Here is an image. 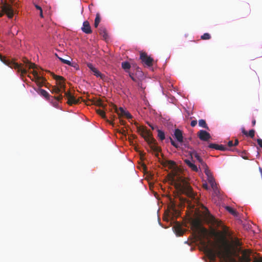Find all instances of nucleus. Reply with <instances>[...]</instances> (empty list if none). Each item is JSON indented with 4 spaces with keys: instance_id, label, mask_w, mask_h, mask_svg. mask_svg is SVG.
Listing matches in <instances>:
<instances>
[{
    "instance_id": "nucleus-11",
    "label": "nucleus",
    "mask_w": 262,
    "mask_h": 262,
    "mask_svg": "<svg viewBox=\"0 0 262 262\" xmlns=\"http://www.w3.org/2000/svg\"><path fill=\"white\" fill-rule=\"evenodd\" d=\"M51 92L52 94H59V95L58 96H55L52 97L53 98L57 101L61 102V101L62 100V99L63 98V96L61 94H60V89L58 87V85L57 86H53L52 87V90H51Z\"/></svg>"
},
{
    "instance_id": "nucleus-45",
    "label": "nucleus",
    "mask_w": 262,
    "mask_h": 262,
    "mask_svg": "<svg viewBox=\"0 0 262 262\" xmlns=\"http://www.w3.org/2000/svg\"><path fill=\"white\" fill-rule=\"evenodd\" d=\"M228 146H229V147H231V146H234V144H233V142H232V141H229L228 142Z\"/></svg>"
},
{
    "instance_id": "nucleus-8",
    "label": "nucleus",
    "mask_w": 262,
    "mask_h": 262,
    "mask_svg": "<svg viewBox=\"0 0 262 262\" xmlns=\"http://www.w3.org/2000/svg\"><path fill=\"white\" fill-rule=\"evenodd\" d=\"M140 58L142 62L147 67H151L153 65L154 59L150 56H148L145 52H141Z\"/></svg>"
},
{
    "instance_id": "nucleus-6",
    "label": "nucleus",
    "mask_w": 262,
    "mask_h": 262,
    "mask_svg": "<svg viewBox=\"0 0 262 262\" xmlns=\"http://www.w3.org/2000/svg\"><path fill=\"white\" fill-rule=\"evenodd\" d=\"M2 12H0V17H2L4 13H5L9 18H12L14 15V10L12 6L7 4L5 3L2 6Z\"/></svg>"
},
{
    "instance_id": "nucleus-41",
    "label": "nucleus",
    "mask_w": 262,
    "mask_h": 262,
    "mask_svg": "<svg viewBox=\"0 0 262 262\" xmlns=\"http://www.w3.org/2000/svg\"><path fill=\"white\" fill-rule=\"evenodd\" d=\"M168 163L170 165V167H173L176 165L175 162L174 161H171V160L168 161Z\"/></svg>"
},
{
    "instance_id": "nucleus-30",
    "label": "nucleus",
    "mask_w": 262,
    "mask_h": 262,
    "mask_svg": "<svg viewBox=\"0 0 262 262\" xmlns=\"http://www.w3.org/2000/svg\"><path fill=\"white\" fill-rule=\"evenodd\" d=\"M205 168V173L207 177V178H209L210 177H213L212 173L210 171V170L208 169V166L207 167H203Z\"/></svg>"
},
{
    "instance_id": "nucleus-48",
    "label": "nucleus",
    "mask_w": 262,
    "mask_h": 262,
    "mask_svg": "<svg viewBox=\"0 0 262 262\" xmlns=\"http://www.w3.org/2000/svg\"><path fill=\"white\" fill-rule=\"evenodd\" d=\"M35 8H36L37 9L39 10V11L42 10L41 8L39 6L37 5H35Z\"/></svg>"
},
{
    "instance_id": "nucleus-36",
    "label": "nucleus",
    "mask_w": 262,
    "mask_h": 262,
    "mask_svg": "<svg viewBox=\"0 0 262 262\" xmlns=\"http://www.w3.org/2000/svg\"><path fill=\"white\" fill-rule=\"evenodd\" d=\"M169 140L172 145H173L176 148L179 147L178 144L176 143L171 137H169Z\"/></svg>"
},
{
    "instance_id": "nucleus-2",
    "label": "nucleus",
    "mask_w": 262,
    "mask_h": 262,
    "mask_svg": "<svg viewBox=\"0 0 262 262\" xmlns=\"http://www.w3.org/2000/svg\"><path fill=\"white\" fill-rule=\"evenodd\" d=\"M172 182L174 183V187L179 193L184 194L190 198L195 199L194 192L184 179L180 177H173Z\"/></svg>"
},
{
    "instance_id": "nucleus-23",
    "label": "nucleus",
    "mask_w": 262,
    "mask_h": 262,
    "mask_svg": "<svg viewBox=\"0 0 262 262\" xmlns=\"http://www.w3.org/2000/svg\"><path fill=\"white\" fill-rule=\"evenodd\" d=\"M38 93L41 96H43L47 99H50V95L46 90L41 89H39Z\"/></svg>"
},
{
    "instance_id": "nucleus-14",
    "label": "nucleus",
    "mask_w": 262,
    "mask_h": 262,
    "mask_svg": "<svg viewBox=\"0 0 262 262\" xmlns=\"http://www.w3.org/2000/svg\"><path fill=\"white\" fill-rule=\"evenodd\" d=\"M65 96L68 99L67 103L70 105H72L73 104H77L79 102V101L76 99L75 97L70 92H65Z\"/></svg>"
},
{
    "instance_id": "nucleus-47",
    "label": "nucleus",
    "mask_w": 262,
    "mask_h": 262,
    "mask_svg": "<svg viewBox=\"0 0 262 262\" xmlns=\"http://www.w3.org/2000/svg\"><path fill=\"white\" fill-rule=\"evenodd\" d=\"M210 185H211L212 188H213L214 187H215L216 186H217V184L215 182L212 184H211Z\"/></svg>"
},
{
    "instance_id": "nucleus-38",
    "label": "nucleus",
    "mask_w": 262,
    "mask_h": 262,
    "mask_svg": "<svg viewBox=\"0 0 262 262\" xmlns=\"http://www.w3.org/2000/svg\"><path fill=\"white\" fill-rule=\"evenodd\" d=\"M234 244L236 247L241 246L242 244L238 238H236L234 241Z\"/></svg>"
},
{
    "instance_id": "nucleus-5",
    "label": "nucleus",
    "mask_w": 262,
    "mask_h": 262,
    "mask_svg": "<svg viewBox=\"0 0 262 262\" xmlns=\"http://www.w3.org/2000/svg\"><path fill=\"white\" fill-rule=\"evenodd\" d=\"M0 60L5 64L9 66L10 68L16 70L17 72L20 73V75L21 76H24V75L26 74L27 73V70L23 68L21 64H19L18 63L7 60L6 59H5V57H4L1 55H0Z\"/></svg>"
},
{
    "instance_id": "nucleus-22",
    "label": "nucleus",
    "mask_w": 262,
    "mask_h": 262,
    "mask_svg": "<svg viewBox=\"0 0 262 262\" xmlns=\"http://www.w3.org/2000/svg\"><path fill=\"white\" fill-rule=\"evenodd\" d=\"M99 32L100 35L102 36L105 40L107 38L108 35L106 32V30L104 27H100L99 29Z\"/></svg>"
},
{
    "instance_id": "nucleus-46",
    "label": "nucleus",
    "mask_w": 262,
    "mask_h": 262,
    "mask_svg": "<svg viewBox=\"0 0 262 262\" xmlns=\"http://www.w3.org/2000/svg\"><path fill=\"white\" fill-rule=\"evenodd\" d=\"M120 123L122 125H124L125 124V121L122 119H120Z\"/></svg>"
},
{
    "instance_id": "nucleus-4",
    "label": "nucleus",
    "mask_w": 262,
    "mask_h": 262,
    "mask_svg": "<svg viewBox=\"0 0 262 262\" xmlns=\"http://www.w3.org/2000/svg\"><path fill=\"white\" fill-rule=\"evenodd\" d=\"M191 226L193 231L198 233L201 238H205L208 236V231L206 228L202 226L201 222L199 220L195 219L192 220L191 223Z\"/></svg>"
},
{
    "instance_id": "nucleus-28",
    "label": "nucleus",
    "mask_w": 262,
    "mask_h": 262,
    "mask_svg": "<svg viewBox=\"0 0 262 262\" xmlns=\"http://www.w3.org/2000/svg\"><path fill=\"white\" fill-rule=\"evenodd\" d=\"M122 68L124 70H129L130 68V65L129 62L125 61L122 62Z\"/></svg>"
},
{
    "instance_id": "nucleus-43",
    "label": "nucleus",
    "mask_w": 262,
    "mask_h": 262,
    "mask_svg": "<svg viewBox=\"0 0 262 262\" xmlns=\"http://www.w3.org/2000/svg\"><path fill=\"white\" fill-rule=\"evenodd\" d=\"M242 132L244 135L248 136V132L245 129L244 127L242 128Z\"/></svg>"
},
{
    "instance_id": "nucleus-10",
    "label": "nucleus",
    "mask_w": 262,
    "mask_h": 262,
    "mask_svg": "<svg viewBox=\"0 0 262 262\" xmlns=\"http://www.w3.org/2000/svg\"><path fill=\"white\" fill-rule=\"evenodd\" d=\"M24 62L26 64V67H28L29 69H34L32 73L34 75V77L36 81H38L39 80H40L41 77L38 75L37 71L34 70V69L36 68V65L35 63L31 62L28 59H26L24 61Z\"/></svg>"
},
{
    "instance_id": "nucleus-9",
    "label": "nucleus",
    "mask_w": 262,
    "mask_h": 262,
    "mask_svg": "<svg viewBox=\"0 0 262 262\" xmlns=\"http://www.w3.org/2000/svg\"><path fill=\"white\" fill-rule=\"evenodd\" d=\"M53 78L56 81V84L58 85V87L60 89V93L63 92L65 94L66 85L64 82V78L63 77L60 76L53 75Z\"/></svg>"
},
{
    "instance_id": "nucleus-29",
    "label": "nucleus",
    "mask_w": 262,
    "mask_h": 262,
    "mask_svg": "<svg viewBox=\"0 0 262 262\" xmlns=\"http://www.w3.org/2000/svg\"><path fill=\"white\" fill-rule=\"evenodd\" d=\"M205 168V173L207 177V178H209L210 177H213L212 173L210 171V170L208 169V166L207 167H203Z\"/></svg>"
},
{
    "instance_id": "nucleus-51",
    "label": "nucleus",
    "mask_w": 262,
    "mask_h": 262,
    "mask_svg": "<svg viewBox=\"0 0 262 262\" xmlns=\"http://www.w3.org/2000/svg\"><path fill=\"white\" fill-rule=\"evenodd\" d=\"M238 144V141L237 139H236L234 144V146H236Z\"/></svg>"
},
{
    "instance_id": "nucleus-20",
    "label": "nucleus",
    "mask_w": 262,
    "mask_h": 262,
    "mask_svg": "<svg viewBox=\"0 0 262 262\" xmlns=\"http://www.w3.org/2000/svg\"><path fill=\"white\" fill-rule=\"evenodd\" d=\"M92 104L100 107H102L104 109H105L106 111L107 110V108L105 107H106V105L104 104L102 100L100 99H94L93 100H90Z\"/></svg>"
},
{
    "instance_id": "nucleus-52",
    "label": "nucleus",
    "mask_w": 262,
    "mask_h": 262,
    "mask_svg": "<svg viewBox=\"0 0 262 262\" xmlns=\"http://www.w3.org/2000/svg\"><path fill=\"white\" fill-rule=\"evenodd\" d=\"M40 16L43 17L42 10L40 11Z\"/></svg>"
},
{
    "instance_id": "nucleus-49",
    "label": "nucleus",
    "mask_w": 262,
    "mask_h": 262,
    "mask_svg": "<svg viewBox=\"0 0 262 262\" xmlns=\"http://www.w3.org/2000/svg\"><path fill=\"white\" fill-rule=\"evenodd\" d=\"M203 187L204 188H205L206 190L208 189V187L207 184H204L203 185Z\"/></svg>"
},
{
    "instance_id": "nucleus-31",
    "label": "nucleus",
    "mask_w": 262,
    "mask_h": 262,
    "mask_svg": "<svg viewBox=\"0 0 262 262\" xmlns=\"http://www.w3.org/2000/svg\"><path fill=\"white\" fill-rule=\"evenodd\" d=\"M175 232L177 235H182L184 231L180 227H177L175 229Z\"/></svg>"
},
{
    "instance_id": "nucleus-55",
    "label": "nucleus",
    "mask_w": 262,
    "mask_h": 262,
    "mask_svg": "<svg viewBox=\"0 0 262 262\" xmlns=\"http://www.w3.org/2000/svg\"><path fill=\"white\" fill-rule=\"evenodd\" d=\"M257 262H262V259H261V260H260V261H257Z\"/></svg>"
},
{
    "instance_id": "nucleus-32",
    "label": "nucleus",
    "mask_w": 262,
    "mask_h": 262,
    "mask_svg": "<svg viewBox=\"0 0 262 262\" xmlns=\"http://www.w3.org/2000/svg\"><path fill=\"white\" fill-rule=\"evenodd\" d=\"M211 36L208 33H205L201 36V38L203 40H208L210 39Z\"/></svg>"
},
{
    "instance_id": "nucleus-40",
    "label": "nucleus",
    "mask_w": 262,
    "mask_h": 262,
    "mask_svg": "<svg viewBox=\"0 0 262 262\" xmlns=\"http://www.w3.org/2000/svg\"><path fill=\"white\" fill-rule=\"evenodd\" d=\"M257 142L258 145L262 148V139H257Z\"/></svg>"
},
{
    "instance_id": "nucleus-50",
    "label": "nucleus",
    "mask_w": 262,
    "mask_h": 262,
    "mask_svg": "<svg viewBox=\"0 0 262 262\" xmlns=\"http://www.w3.org/2000/svg\"><path fill=\"white\" fill-rule=\"evenodd\" d=\"M256 124V120L254 119H253V120L252 121V126H254Z\"/></svg>"
},
{
    "instance_id": "nucleus-54",
    "label": "nucleus",
    "mask_w": 262,
    "mask_h": 262,
    "mask_svg": "<svg viewBox=\"0 0 262 262\" xmlns=\"http://www.w3.org/2000/svg\"><path fill=\"white\" fill-rule=\"evenodd\" d=\"M244 159H247L248 158L247 157H243Z\"/></svg>"
},
{
    "instance_id": "nucleus-13",
    "label": "nucleus",
    "mask_w": 262,
    "mask_h": 262,
    "mask_svg": "<svg viewBox=\"0 0 262 262\" xmlns=\"http://www.w3.org/2000/svg\"><path fill=\"white\" fill-rule=\"evenodd\" d=\"M198 136L201 140L205 141L209 140L211 138L210 134L204 130H200L198 133Z\"/></svg>"
},
{
    "instance_id": "nucleus-56",
    "label": "nucleus",
    "mask_w": 262,
    "mask_h": 262,
    "mask_svg": "<svg viewBox=\"0 0 262 262\" xmlns=\"http://www.w3.org/2000/svg\"><path fill=\"white\" fill-rule=\"evenodd\" d=\"M54 106H56V105H57V102H56V104H54Z\"/></svg>"
},
{
    "instance_id": "nucleus-44",
    "label": "nucleus",
    "mask_w": 262,
    "mask_h": 262,
    "mask_svg": "<svg viewBox=\"0 0 262 262\" xmlns=\"http://www.w3.org/2000/svg\"><path fill=\"white\" fill-rule=\"evenodd\" d=\"M129 77L131 78V79L136 82L137 81V79H136V78L133 76V74H129Z\"/></svg>"
},
{
    "instance_id": "nucleus-17",
    "label": "nucleus",
    "mask_w": 262,
    "mask_h": 262,
    "mask_svg": "<svg viewBox=\"0 0 262 262\" xmlns=\"http://www.w3.org/2000/svg\"><path fill=\"white\" fill-rule=\"evenodd\" d=\"M88 67L93 72L94 75L97 77L103 78V75L91 63H87Z\"/></svg>"
},
{
    "instance_id": "nucleus-19",
    "label": "nucleus",
    "mask_w": 262,
    "mask_h": 262,
    "mask_svg": "<svg viewBox=\"0 0 262 262\" xmlns=\"http://www.w3.org/2000/svg\"><path fill=\"white\" fill-rule=\"evenodd\" d=\"M208 147L211 148H214L221 151H225L227 148L223 145H219L215 143H210L209 144Z\"/></svg>"
},
{
    "instance_id": "nucleus-15",
    "label": "nucleus",
    "mask_w": 262,
    "mask_h": 262,
    "mask_svg": "<svg viewBox=\"0 0 262 262\" xmlns=\"http://www.w3.org/2000/svg\"><path fill=\"white\" fill-rule=\"evenodd\" d=\"M190 155L191 159H192L193 156H194L203 167H207L206 164L203 161V159L200 157L196 151L193 150L190 152Z\"/></svg>"
},
{
    "instance_id": "nucleus-39",
    "label": "nucleus",
    "mask_w": 262,
    "mask_h": 262,
    "mask_svg": "<svg viewBox=\"0 0 262 262\" xmlns=\"http://www.w3.org/2000/svg\"><path fill=\"white\" fill-rule=\"evenodd\" d=\"M212 189L213 190L214 192V193H215V194L217 195L220 193L217 186L212 188Z\"/></svg>"
},
{
    "instance_id": "nucleus-37",
    "label": "nucleus",
    "mask_w": 262,
    "mask_h": 262,
    "mask_svg": "<svg viewBox=\"0 0 262 262\" xmlns=\"http://www.w3.org/2000/svg\"><path fill=\"white\" fill-rule=\"evenodd\" d=\"M207 181L210 185L215 182V180L213 177H210L209 178H207Z\"/></svg>"
},
{
    "instance_id": "nucleus-12",
    "label": "nucleus",
    "mask_w": 262,
    "mask_h": 262,
    "mask_svg": "<svg viewBox=\"0 0 262 262\" xmlns=\"http://www.w3.org/2000/svg\"><path fill=\"white\" fill-rule=\"evenodd\" d=\"M251 252L249 249H245L242 251V256L239 258V260L242 262H251L250 254Z\"/></svg>"
},
{
    "instance_id": "nucleus-24",
    "label": "nucleus",
    "mask_w": 262,
    "mask_h": 262,
    "mask_svg": "<svg viewBox=\"0 0 262 262\" xmlns=\"http://www.w3.org/2000/svg\"><path fill=\"white\" fill-rule=\"evenodd\" d=\"M225 208L232 215H234V216H238V213L234 209H233L231 207H230V206H226Z\"/></svg>"
},
{
    "instance_id": "nucleus-3",
    "label": "nucleus",
    "mask_w": 262,
    "mask_h": 262,
    "mask_svg": "<svg viewBox=\"0 0 262 262\" xmlns=\"http://www.w3.org/2000/svg\"><path fill=\"white\" fill-rule=\"evenodd\" d=\"M137 126V132L140 134L142 137L149 144L151 150L155 152L156 157L159 156V152L161 151V149L157 144L156 140L152 137V135L149 130L143 126H140L137 123H135Z\"/></svg>"
},
{
    "instance_id": "nucleus-27",
    "label": "nucleus",
    "mask_w": 262,
    "mask_h": 262,
    "mask_svg": "<svg viewBox=\"0 0 262 262\" xmlns=\"http://www.w3.org/2000/svg\"><path fill=\"white\" fill-rule=\"evenodd\" d=\"M100 22V14L99 13H97L96 16V18L95 19V23H94V27L95 28H97Z\"/></svg>"
},
{
    "instance_id": "nucleus-18",
    "label": "nucleus",
    "mask_w": 262,
    "mask_h": 262,
    "mask_svg": "<svg viewBox=\"0 0 262 262\" xmlns=\"http://www.w3.org/2000/svg\"><path fill=\"white\" fill-rule=\"evenodd\" d=\"M174 136L178 142H183V134H182V132L180 129H179L178 128L174 130Z\"/></svg>"
},
{
    "instance_id": "nucleus-25",
    "label": "nucleus",
    "mask_w": 262,
    "mask_h": 262,
    "mask_svg": "<svg viewBox=\"0 0 262 262\" xmlns=\"http://www.w3.org/2000/svg\"><path fill=\"white\" fill-rule=\"evenodd\" d=\"M157 132H158V138L161 141H163L164 139H165V133H164V132L163 131L159 129H157Z\"/></svg>"
},
{
    "instance_id": "nucleus-42",
    "label": "nucleus",
    "mask_w": 262,
    "mask_h": 262,
    "mask_svg": "<svg viewBox=\"0 0 262 262\" xmlns=\"http://www.w3.org/2000/svg\"><path fill=\"white\" fill-rule=\"evenodd\" d=\"M197 124V121L195 120H192L191 123H190V125L192 127H194Z\"/></svg>"
},
{
    "instance_id": "nucleus-16",
    "label": "nucleus",
    "mask_w": 262,
    "mask_h": 262,
    "mask_svg": "<svg viewBox=\"0 0 262 262\" xmlns=\"http://www.w3.org/2000/svg\"><path fill=\"white\" fill-rule=\"evenodd\" d=\"M82 31L86 34H91L92 32L91 27L88 21L86 20L83 23L81 28Z\"/></svg>"
},
{
    "instance_id": "nucleus-1",
    "label": "nucleus",
    "mask_w": 262,
    "mask_h": 262,
    "mask_svg": "<svg viewBox=\"0 0 262 262\" xmlns=\"http://www.w3.org/2000/svg\"><path fill=\"white\" fill-rule=\"evenodd\" d=\"M205 210L204 216L208 223L216 227H221L224 232L223 235L222 232H216L215 230L211 231V233L212 235L220 238V241L222 242L224 246V250H222L221 246L216 250L208 248L206 251L208 256L210 260L213 261H215L216 257L223 261H227L231 254V247L225 237V235L228 233L227 227L223 225L221 221L215 219L214 216L211 215L207 208L205 207Z\"/></svg>"
},
{
    "instance_id": "nucleus-33",
    "label": "nucleus",
    "mask_w": 262,
    "mask_h": 262,
    "mask_svg": "<svg viewBox=\"0 0 262 262\" xmlns=\"http://www.w3.org/2000/svg\"><path fill=\"white\" fill-rule=\"evenodd\" d=\"M97 113L101 116L103 118H105L106 117L105 111L104 110L101 109L97 110Z\"/></svg>"
},
{
    "instance_id": "nucleus-34",
    "label": "nucleus",
    "mask_w": 262,
    "mask_h": 262,
    "mask_svg": "<svg viewBox=\"0 0 262 262\" xmlns=\"http://www.w3.org/2000/svg\"><path fill=\"white\" fill-rule=\"evenodd\" d=\"M58 58L62 63L67 64L69 66L72 65V63L70 60L64 59H63L62 58H60V57H58Z\"/></svg>"
},
{
    "instance_id": "nucleus-35",
    "label": "nucleus",
    "mask_w": 262,
    "mask_h": 262,
    "mask_svg": "<svg viewBox=\"0 0 262 262\" xmlns=\"http://www.w3.org/2000/svg\"><path fill=\"white\" fill-rule=\"evenodd\" d=\"M255 136V130L254 129H251L248 132V136L251 138H253Z\"/></svg>"
},
{
    "instance_id": "nucleus-26",
    "label": "nucleus",
    "mask_w": 262,
    "mask_h": 262,
    "mask_svg": "<svg viewBox=\"0 0 262 262\" xmlns=\"http://www.w3.org/2000/svg\"><path fill=\"white\" fill-rule=\"evenodd\" d=\"M199 125L201 127L208 129V127L206 123V121L204 119H201L199 121Z\"/></svg>"
},
{
    "instance_id": "nucleus-7",
    "label": "nucleus",
    "mask_w": 262,
    "mask_h": 262,
    "mask_svg": "<svg viewBox=\"0 0 262 262\" xmlns=\"http://www.w3.org/2000/svg\"><path fill=\"white\" fill-rule=\"evenodd\" d=\"M113 109L114 110L115 112L118 114L119 118L122 116H124L127 119H131L132 118L131 114L128 112L125 111L122 107H120L118 109L115 105L112 104V110Z\"/></svg>"
},
{
    "instance_id": "nucleus-21",
    "label": "nucleus",
    "mask_w": 262,
    "mask_h": 262,
    "mask_svg": "<svg viewBox=\"0 0 262 262\" xmlns=\"http://www.w3.org/2000/svg\"><path fill=\"white\" fill-rule=\"evenodd\" d=\"M185 163L194 171L197 172L198 171V168L192 162L188 159L184 160Z\"/></svg>"
},
{
    "instance_id": "nucleus-53",
    "label": "nucleus",
    "mask_w": 262,
    "mask_h": 262,
    "mask_svg": "<svg viewBox=\"0 0 262 262\" xmlns=\"http://www.w3.org/2000/svg\"><path fill=\"white\" fill-rule=\"evenodd\" d=\"M148 125H149V126L151 128V129H155V127H154L153 126L151 125H150V124H148Z\"/></svg>"
}]
</instances>
